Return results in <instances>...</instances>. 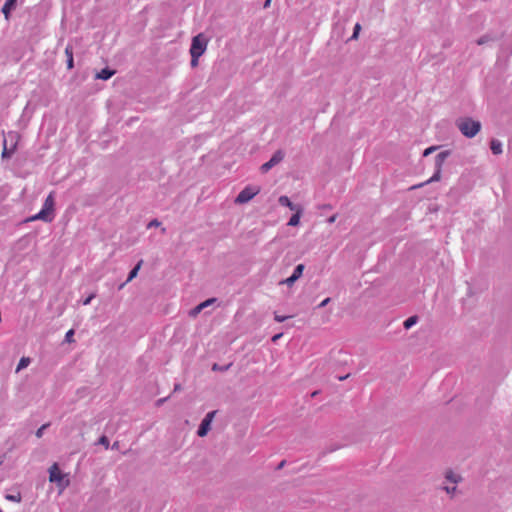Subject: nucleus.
Returning <instances> with one entry per match:
<instances>
[{"label": "nucleus", "instance_id": "1", "mask_svg": "<svg viewBox=\"0 0 512 512\" xmlns=\"http://www.w3.org/2000/svg\"><path fill=\"white\" fill-rule=\"evenodd\" d=\"M54 206H55V198L54 192H50L46 197L41 210L31 216L27 221H36L41 220L46 223H50L54 219Z\"/></svg>", "mask_w": 512, "mask_h": 512}, {"label": "nucleus", "instance_id": "2", "mask_svg": "<svg viewBox=\"0 0 512 512\" xmlns=\"http://www.w3.org/2000/svg\"><path fill=\"white\" fill-rule=\"evenodd\" d=\"M456 126L467 138H473L481 129L480 121L474 120L471 117L459 118L456 121Z\"/></svg>", "mask_w": 512, "mask_h": 512}, {"label": "nucleus", "instance_id": "3", "mask_svg": "<svg viewBox=\"0 0 512 512\" xmlns=\"http://www.w3.org/2000/svg\"><path fill=\"white\" fill-rule=\"evenodd\" d=\"M450 154H451L450 150H444V151H441L440 153H438L435 157L434 174L427 181L417 184V185H414L410 189L414 190V189L423 187L427 184H430L432 182L439 181L441 179V172H442L443 164H444L445 160L450 156Z\"/></svg>", "mask_w": 512, "mask_h": 512}, {"label": "nucleus", "instance_id": "4", "mask_svg": "<svg viewBox=\"0 0 512 512\" xmlns=\"http://www.w3.org/2000/svg\"><path fill=\"white\" fill-rule=\"evenodd\" d=\"M207 48V40L202 34H198L192 38L190 46V54L200 57Z\"/></svg>", "mask_w": 512, "mask_h": 512}, {"label": "nucleus", "instance_id": "5", "mask_svg": "<svg viewBox=\"0 0 512 512\" xmlns=\"http://www.w3.org/2000/svg\"><path fill=\"white\" fill-rule=\"evenodd\" d=\"M259 193V188L247 186L237 195L235 203L244 204L249 202Z\"/></svg>", "mask_w": 512, "mask_h": 512}, {"label": "nucleus", "instance_id": "6", "mask_svg": "<svg viewBox=\"0 0 512 512\" xmlns=\"http://www.w3.org/2000/svg\"><path fill=\"white\" fill-rule=\"evenodd\" d=\"M215 414H216V411H211L206 414V416L200 423L198 430H197V435L199 437H204L207 435V433L209 432V430L211 428V423H212V420H213Z\"/></svg>", "mask_w": 512, "mask_h": 512}, {"label": "nucleus", "instance_id": "7", "mask_svg": "<svg viewBox=\"0 0 512 512\" xmlns=\"http://www.w3.org/2000/svg\"><path fill=\"white\" fill-rule=\"evenodd\" d=\"M284 159V152L282 150H277L269 161L265 162L261 165L260 169L262 173H267L272 167L280 163Z\"/></svg>", "mask_w": 512, "mask_h": 512}, {"label": "nucleus", "instance_id": "8", "mask_svg": "<svg viewBox=\"0 0 512 512\" xmlns=\"http://www.w3.org/2000/svg\"><path fill=\"white\" fill-rule=\"evenodd\" d=\"M305 269L304 264H298L294 270L291 276L283 280L281 283L286 284L288 286H292L303 274V271Z\"/></svg>", "mask_w": 512, "mask_h": 512}, {"label": "nucleus", "instance_id": "9", "mask_svg": "<svg viewBox=\"0 0 512 512\" xmlns=\"http://www.w3.org/2000/svg\"><path fill=\"white\" fill-rule=\"evenodd\" d=\"M49 480H50V482L57 483L59 486H62L63 475H62L57 463H54L49 468Z\"/></svg>", "mask_w": 512, "mask_h": 512}, {"label": "nucleus", "instance_id": "10", "mask_svg": "<svg viewBox=\"0 0 512 512\" xmlns=\"http://www.w3.org/2000/svg\"><path fill=\"white\" fill-rule=\"evenodd\" d=\"M216 301H217L216 298H209V299L203 301L202 303H200L199 305H197L190 311V315L193 317L197 316L203 309L210 306L211 304H213Z\"/></svg>", "mask_w": 512, "mask_h": 512}, {"label": "nucleus", "instance_id": "11", "mask_svg": "<svg viewBox=\"0 0 512 512\" xmlns=\"http://www.w3.org/2000/svg\"><path fill=\"white\" fill-rule=\"evenodd\" d=\"M142 264H143V260H140V261L135 265V267H134V268L129 272V274H128V277H127L126 281H125L124 283H122V284H120V285H119V288H118L119 290L123 289V288H124V286H125L127 283H129L130 281H132V280H133V279L138 275V272H139V270H140V268H141Z\"/></svg>", "mask_w": 512, "mask_h": 512}, {"label": "nucleus", "instance_id": "12", "mask_svg": "<svg viewBox=\"0 0 512 512\" xmlns=\"http://www.w3.org/2000/svg\"><path fill=\"white\" fill-rule=\"evenodd\" d=\"M17 3V0H7L4 5L2 6V13L4 14L5 18L8 19L11 11L15 8Z\"/></svg>", "mask_w": 512, "mask_h": 512}, {"label": "nucleus", "instance_id": "13", "mask_svg": "<svg viewBox=\"0 0 512 512\" xmlns=\"http://www.w3.org/2000/svg\"><path fill=\"white\" fill-rule=\"evenodd\" d=\"M278 201L281 206L288 207L292 211L300 208L298 205L292 203L288 196H280Z\"/></svg>", "mask_w": 512, "mask_h": 512}, {"label": "nucleus", "instance_id": "14", "mask_svg": "<svg viewBox=\"0 0 512 512\" xmlns=\"http://www.w3.org/2000/svg\"><path fill=\"white\" fill-rule=\"evenodd\" d=\"M65 55L67 57V68L71 70L74 67V60H73V48L71 45H67L65 48Z\"/></svg>", "mask_w": 512, "mask_h": 512}, {"label": "nucleus", "instance_id": "15", "mask_svg": "<svg viewBox=\"0 0 512 512\" xmlns=\"http://www.w3.org/2000/svg\"><path fill=\"white\" fill-rule=\"evenodd\" d=\"M490 149L494 155H499L503 152L502 143L498 139H492L490 142Z\"/></svg>", "mask_w": 512, "mask_h": 512}, {"label": "nucleus", "instance_id": "16", "mask_svg": "<svg viewBox=\"0 0 512 512\" xmlns=\"http://www.w3.org/2000/svg\"><path fill=\"white\" fill-rule=\"evenodd\" d=\"M114 73V70L104 68L99 73H97L96 78L101 80H108L114 75Z\"/></svg>", "mask_w": 512, "mask_h": 512}, {"label": "nucleus", "instance_id": "17", "mask_svg": "<svg viewBox=\"0 0 512 512\" xmlns=\"http://www.w3.org/2000/svg\"><path fill=\"white\" fill-rule=\"evenodd\" d=\"M301 213H302L301 208L295 210V213L290 217V219L288 221V225L289 226H297L300 222Z\"/></svg>", "mask_w": 512, "mask_h": 512}, {"label": "nucleus", "instance_id": "18", "mask_svg": "<svg viewBox=\"0 0 512 512\" xmlns=\"http://www.w3.org/2000/svg\"><path fill=\"white\" fill-rule=\"evenodd\" d=\"M417 322H418V316L414 315V316L407 318L404 321L403 326L406 330H408V329L412 328Z\"/></svg>", "mask_w": 512, "mask_h": 512}, {"label": "nucleus", "instance_id": "19", "mask_svg": "<svg viewBox=\"0 0 512 512\" xmlns=\"http://www.w3.org/2000/svg\"><path fill=\"white\" fill-rule=\"evenodd\" d=\"M6 143H7V141L5 139L4 140V148L2 151V158H10L15 151V145L11 149H8L6 146Z\"/></svg>", "mask_w": 512, "mask_h": 512}, {"label": "nucleus", "instance_id": "20", "mask_svg": "<svg viewBox=\"0 0 512 512\" xmlns=\"http://www.w3.org/2000/svg\"><path fill=\"white\" fill-rule=\"evenodd\" d=\"M30 363V359L27 357H22L18 363L16 371H20L24 368H26Z\"/></svg>", "mask_w": 512, "mask_h": 512}, {"label": "nucleus", "instance_id": "21", "mask_svg": "<svg viewBox=\"0 0 512 512\" xmlns=\"http://www.w3.org/2000/svg\"><path fill=\"white\" fill-rule=\"evenodd\" d=\"M230 366H231V364H228L226 366H220L219 364L214 363L212 366V370L213 371H226L230 368Z\"/></svg>", "mask_w": 512, "mask_h": 512}, {"label": "nucleus", "instance_id": "22", "mask_svg": "<svg viewBox=\"0 0 512 512\" xmlns=\"http://www.w3.org/2000/svg\"><path fill=\"white\" fill-rule=\"evenodd\" d=\"M49 427V424H43L40 428L37 429L35 435L37 438H41L44 431Z\"/></svg>", "mask_w": 512, "mask_h": 512}, {"label": "nucleus", "instance_id": "23", "mask_svg": "<svg viewBox=\"0 0 512 512\" xmlns=\"http://www.w3.org/2000/svg\"><path fill=\"white\" fill-rule=\"evenodd\" d=\"M95 297H96V293H91L88 297L81 300L82 305H84V306L89 305Z\"/></svg>", "mask_w": 512, "mask_h": 512}, {"label": "nucleus", "instance_id": "24", "mask_svg": "<svg viewBox=\"0 0 512 512\" xmlns=\"http://www.w3.org/2000/svg\"><path fill=\"white\" fill-rule=\"evenodd\" d=\"M291 316H284V315H279L278 313H274V320L276 322H284L285 320H287L288 318H290Z\"/></svg>", "mask_w": 512, "mask_h": 512}, {"label": "nucleus", "instance_id": "25", "mask_svg": "<svg viewBox=\"0 0 512 512\" xmlns=\"http://www.w3.org/2000/svg\"><path fill=\"white\" fill-rule=\"evenodd\" d=\"M74 330L70 329L65 334V342L71 343L73 341Z\"/></svg>", "mask_w": 512, "mask_h": 512}, {"label": "nucleus", "instance_id": "26", "mask_svg": "<svg viewBox=\"0 0 512 512\" xmlns=\"http://www.w3.org/2000/svg\"><path fill=\"white\" fill-rule=\"evenodd\" d=\"M437 149H438V146H430L424 150L423 156L426 157V156L430 155L431 153H433L434 151H436Z\"/></svg>", "mask_w": 512, "mask_h": 512}, {"label": "nucleus", "instance_id": "27", "mask_svg": "<svg viewBox=\"0 0 512 512\" xmlns=\"http://www.w3.org/2000/svg\"><path fill=\"white\" fill-rule=\"evenodd\" d=\"M161 225V222L158 219H153L147 224V228H153V227H159Z\"/></svg>", "mask_w": 512, "mask_h": 512}, {"label": "nucleus", "instance_id": "28", "mask_svg": "<svg viewBox=\"0 0 512 512\" xmlns=\"http://www.w3.org/2000/svg\"><path fill=\"white\" fill-rule=\"evenodd\" d=\"M98 443L103 445L105 448L109 447V440L106 436H101L98 440Z\"/></svg>", "mask_w": 512, "mask_h": 512}, {"label": "nucleus", "instance_id": "29", "mask_svg": "<svg viewBox=\"0 0 512 512\" xmlns=\"http://www.w3.org/2000/svg\"><path fill=\"white\" fill-rule=\"evenodd\" d=\"M446 478L449 481L453 482V483H457L458 482L457 476L453 472H451V471L446 474Z\"/></svg>", "mask_w": 512, "mask_h": 512}, {"label": "nucleus", "instance_id": "30", "mask_svg": "<svg viewBox=\"0 0 512 512\" xmlns=\"http://www.w3.org/2000/svg\"><path fill=\"white\" fill-rule=\"evenodd\" d=\"M361 29V26L359 23H356L355 26H354V31H353V34L351 36V39H356L358 37V33Z\"/></svg>", "mask_w": 512, "mask_h": 512}, {"label": "nucleus", "instance_id": "31", "mask_svg": "<svg viewBox=\"0 0 512 512\" xmlns=\"http://www.w3.org/2000/svg\"><path fill=\"white\" fill-rule=\"evenodd\" d=\"M6 499L10 500V501H13V502H20L21 501V496H20V494H18V495H7Z\"/></svg>", "mask_w": 512, "mask_h": 512}, {"label": "nucleus", "instance_id": "32", "mask_svg": "<svg viewBox=\"0 0 512 512\" xmlns=\"http://www.w3.org/2000/svg\"><path fill=\"white\" fill-rule=\"evenodd\" d=\"M489 40H490L489 36L485 35V36L480 37L477 40V44L478 45H483V44L487 43Z\"/></svg>", "mask_w": 512, "mask_h": 512}, {"label": "nucleus", "instance_id": "33", "mask_svg": "<svg viewBox=\"0 0 512 512\" xmlns=\"http://www.w3.org/2000/svg\"><path fill=\"white\" fill-rule=\"evenodd\" d=\"M199 57H196L194 54H191V66L196 67L198 65Z\"/></svg>", "mask_w": 512, "mask_h": 512}, {"label": "nucleus", "instance_id": "34", "mask_svg": "<svg viewBox=\"0 0 512 512\" xmlns=\"http://www.w3.org/2000/svg\"><path fill=\"white\" fill-rule=\"evenodd\" d=\"M330 302V298H325L319 305L318 308L325 307Z\"/></svg>", "mask_w": 512, "mask_h": 512}, {"label": "nucleus", "instance_id": "35", "mask_svg": "<svg viewBox=\"0 0 512 512\" xmlns=\"http://www.w3.org/2000/svg\"><path fill=\"white\" fill-rule=\"evenodd\" d=\"M283 336V333H278L272 337V342L276 343L281 337Z\"/></svg>", "mask_w": 512, "mask_h": 512}, {"label": "nucleus", "instance_id": "36", "mask_svg": "<svg viewBox=\"0 0 512 512\" xmlns=\"http://www.w3.org/2000/svg\"><path fill=\"white\" fill-rule=\"evenodd\" d=\"M336 218H337V215H336V214H334V215L330 216V217L327 219V222H328V223H330V224H331V223H334V222L336 221Z\"/></svg>", "mask_w": 512, "mask_h": 512}, {"label": "nucleus", "instance_id": "37", "mask_svg": "<svg viewBox=\"0 0 512 512\" xmlns=\"http://www.w3.org/2000/svg\"><path fill=\"white\" fill-rule=\"evenodd\" d=\"M271 1H272V0H265V2H264V4H263V8L267 9V8L270 6Z\"/></svg>", "mask_w": 512, "mask_h": 512}, {"label": "nucleus", "instance_id": "38", "mask_svg": "<svg viewBox=\"0 0 512 512\" xmlns=\"http://www.w3.org/2000/svg\"><path fill=\"white\" fill-rule=\"evenodd\" d=\"M445 490L447 491V493H451V492H454L456 490V487L455 486H453L452 488L445 487Z\"/></svg>", "mask_w": 512, "mask_h": 512}, {"label": "nucleus", "instance_id": "39", "mask_svg": "<svg viewBox=\"0 0 512 512\" xmlns=\"http://www.w3.org/2000/svg\"><path fill=\"white\" fill-rule=\"evenodd\" d=\"M285 463H286V462H285L284 460H283V461H281V462L278 464V466H277V468H276V469H278V470H279V469H282V468L284 467Z\"/></svg>", "mask_w": 512, "mask_h": 512}, {"label": "nucleus", "instance_id": "40", "mask_svg": "<svg viewBox=\"0 0 512 512\" xmlns=\"http://www.w3.org/2000/svg\"><path fill=\"white\" fill-rule=\"evenodd\" d=\"M181 390V385L180 384H175L174 385V391H179Z\"/></svg>", "mask_w": 512, "mask_h": 512}, {"label": "nucleus", "instance_id": "41", "mask_svg": "<svg viewBox=\"0 0 512 512\" xmlns=\"http://www.w3.org/2000/svg\"><path fill=\"white\" fill-rule=\"evenodd\" d=\"M164 401H166V398L159 399V400H158V404H161V403H163Z\"/></svg>", "mask_w": 512, "mask_h": 512}, {"label": "nucleus", "instance_id": "42", "mask_svg": "<svg viewBox=\"0 0 512 512\" xmlns=\"http://www.w3.org/2000/svg\"><path fill=\"white\" fill-rule=\"evenodd\" d=\"M317 394H318V391H314V392L311 394V396H312V397H315V396H317Z\"/></svg>", "mask_w": 512, "mask_h": 512}, {"label": "nucleus", "instance_id": "43", "mask_svg": "<svg viewBox=\"0 0 512 512\" xmlns=\"http://www.w3.org/2000/svg\"><path fill=\"white\" fill-rule=\"evenodd\" d=\"M117 446H118V442H115V443L113 444V446H112V449L117 448Z\"/></svg>", "mask_w": 512, "mask_h": 512}, {"label": "nucleus", "instance_id": "44", "mask_svg": "<svg viewBox=\"0 0 512 512\" xmlns=\"http://www.w3.org/2000/svg\"><path fill=\"white\" fill-rule=\"evenodd\" d=\"M347 377H348V375L343 376V377H339V380H344V379H346Z\"/></svg>", "mask_w": 512, "mask_h": 512}, {"label": "nucleus", "instance_id": "45", "mask_svg": "<svg viewBox=\"0 0 512 512\" xmlns=\"http://www.w3.org/2000/svg\"><path fill=\"white\" fill-rule=\"evenodd\" d=\"M162 233H165L166 232V228H162Z\"/></svg>", "mask_w": 512, "mask_h": 512}, {"label": "nucleus", "instance_id": "46", "mask_svg": "<svg viewBox=\"0 0 512 512\" xmlns=\"http://www.w3.org/2000/svg\"><path fill=\"white\" fill-rule=\"evenodd\" d=\"M0 512H2V509L0 508Z\"/></svg>", "mask_w": 512, "mask_h": 512}]
</instances>
